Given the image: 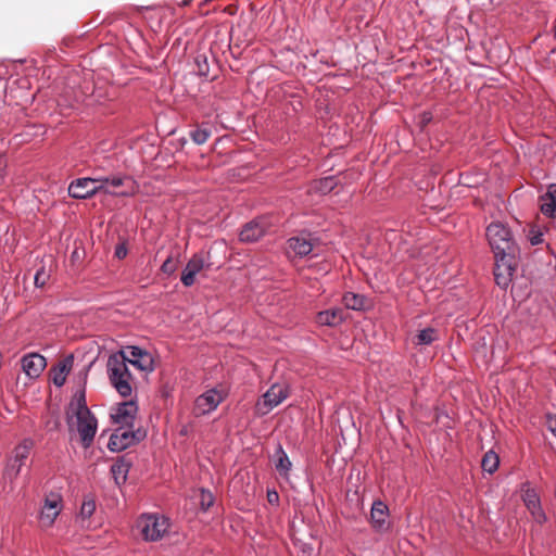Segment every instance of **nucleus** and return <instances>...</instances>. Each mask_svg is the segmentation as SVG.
<instances>
[{"label":"nucleus","mask_w":556,"mask_h":556,"mask_svg":"<svg viewBox=\"0 0 556 556\" xmlns=\"http://www.w3.org/2000/svg\"><path fill=\"white\" fill-rule=\"evenodd\" d=\"M96 510V503L93 500H85L80 507V515L84 518H89Z\"/></svg>","instance_id":"obj_33"},{"label":"nucleus","mask_w":556,"mask_h":556,"mask_svg":"<svg viewBox=\"0 0 556 556\" xmlns=\"http://www.w3.org/2000/svg\"><path fill=\"white\" fill-rule=\"evenodd\" d=\"M288 390L283 386L273 384L263 395V403L258 407H265L262 414L269 413L274 407L278 406L283 400L288 397Z\"/></svg>","instance_id":"obj_15"},{"label":"nucleus","mask_w":556,"mask_h":556,"mask_svg":"<svg viewBox=\"0 0 556 556\" xmlns=\"http://www.w3.org/2000/svg\"><path fill=\"white\" fill-rule=\"evenodd\" d=\"M146 437V432L138 430H125L124 428L119 427L116 429L110 437L108 447L111 452H121L129 446L139 443L142 441Z\"/></svg>","instance_id":"obj_7"},{"label":"nucleus","mask_w":556,"mask_h":556,"mask_svg":"<svg viewBox=\"0 0 556 556\" xmlns=\"http://www.w3.org/2000/svg\"><path fill=\"white\" fill-rule=\"evenodd\" d=\"M192 1H193V0H182V1L179 3V5L185 8V7L190 5Z\"/></svg>","instance_id":"obj_43"},{"label":"nucleus","mask_w":556,"mask_h":556,"mask_svg":"<svg viewBox=\"0 0 556 556\" xmlns=\"http://www.w3.org/2000/svg\"><path fill=\"white\" fill-rule=\"evenodd\" d=\"M22 369L30 379L38 378L47 367L46 358L39 353H29L21 359Z\"/></svg>","instance_id":"obj_12"},{"label":"nucleus","mask_w":556,"mask_h":556,"mask_svg":"<svg viewBox=\"0 0 556 556\" xmlns=\"http://www.w3.org/2000/svg\"><path fill=\"white\" fill-rule=\"evenodd\" d=\"M138 412V406L135 401H126L119 403L115 408V413L111 414L113 422L119 425L122 428H132Z\"/></svg>","instance_id":"obj_9"},{"label":"nucleus","mask_w":556,"mask_h":556,"mask_svg":"<svg viewBox=\"0 0 556 556\" xmlns=\"http://www.w3.org/2000/svg\"><path fill=\"white\" fill-rule=\"evenodd\" d=\"M48 278H49V275L46 273L43 267L38 269L35 274V278H34L36 287H40V288L43 287L46 285Z\"/></svg>","instance_id":"obj_36"},{"label":"nucleus","mask_w":556,"mask_h":556,"mask_svg":"<svg viewBox=\"0 0 556 556\" xmlns=\"http://www.w3.org/2000/svg\"><path fill=\"white\" fill-rule=\"evenodd\" d=\"M99 179H101L102 184L105 185L109 189L110 187L112 188H119V187H124L125 185L129 184V186L127 187V189H124L123 191H129V190H132L136 191V184L135 181H132L129 177L127 176H114L112 178L110 177H100ZM135 192H132L134 194Z\"/></svg>","instance_id":"obj_26"},{"label":"nucleus","mask_w":556,"mask_h":556,"mask_svg":"<svg viewBox=\"0 0 556 556\" xmlns=\"http://www.w3.org/2000/svg\"><path fill=\"white\" fill-rule=\"evenodd\" d=\"M99 178L83 177L73 180L68 186V195L77 200L90 199L97 193L103 192L116 197L132 195L134 189L129 191H116L109 189Z\"/></svg>","instance_id":"obj_2"},{"label":"nucleus","mask_w":556,"mask_h":556,"mask_svg":"<svg viewBox=\"0 0 556 556\" xmlns=\"http://www.w3.org/2000/svg\"><path fill=\"white\" fill-rule=\"evenodd\" d=\"M4 167H5L4 156L2 154H0V176H2Z\"/></svg>","instance_id":"obj_41"},{"label":"nucleus","mask_w":556,"mask_h":556,"mask_svg":"<svg viewBox=\"0 0 556 556\" xmlns=\"http://www.w3.org/2000/svg\"><path fill=\"white\" fill-rule=\"evenodd\" d=\"M137 527L146 541L155 542L167 533L169 520L156 514H144L138 519Z\"/></svg>","instance_id":"obj_4"},{"label":"nucleus","mask_w":556,"mask_h":556,"mask_svg":"<svg viewBox=\"0 0 556 556\" xmlns=\"http://www.w3.org/2000/svg\"><path fill=\"white\" fill-rule=\"evenodd\" d=\"M60 497L58 495L51 494L50 496L46 497L45 505L42 508H50L60 511Z\"/></svg>","instance_id":"obj_35"},{"label":"nucleus","mask_w":556,"mask_h":556,"mask_svg":"<svg viewBox=\"0 0 556 556\" xmlns=\"http://www.w3.org/2000/svg\"><path fill=\"white\" fill-rule=\"evenodd\" d=\"M317 242L318 239L313 238L311 233H302L300 236L291 237L287 241L288 248L300 257L311 254Z\"/></svg>","instance_id":"obj_14"},{"label":"nucleus","mask_w":556,"mask_h":556,"mask_svg":"<svg viewBox=\"0 0 556 556\" xmlns=\"http://www.w3.org/2000/svg\"><path fill=\"white\" fill-rule=\"evenodd\" d=\"M74 356L67 355L51 368L52 381L56 387L64 386L66 377L73 368Z\"/></svg>","instance_id":"obj_19"},{"label":"nucleus","mask_w":556,"mask_h":556,"mask_svg":"<svg viewBox=\"0 0 556 556\" xmlns=\"http://www.w3.org/2000/svg\"><path fill=\"white\" fill-rule=\"evenodd\" d=\"M541 212L548 217H556V184L548 187L545 194L540 197Z\"/></svg>","instance_id":"obj_21"},{"label":"nucleus","mask_w":556,"mask_h":556,"mask_svg":"<svg viewBox=\"0 0 556 556\" xmlns=\"http://www.w3.org/2000/svg\"><path fill=\"white\" fill-rule=\"evenodd\" d=\"M194 65L200 76L207 77L210 74L208 56L206 52H197L194 56Z\"/></svg>","instance_id":"obj_29"},{"label":"nucleus","mask_w":556,"mask_h":556,"mask_svg":"<svg viewBox=\"0 0 556 556\" xmlns=\"http://www.w3.org/2000/svg\"><path fill=\"white\" fill-rule=\"evenodd\" d=\"M90 413L91 412L88 408L87 401H86V390H85V387H83L74 393V395L70 402L68 410L66 413L67 422L70 424L74 416L75 417L83 416V415L88 416Z\"/></svg>","instance_id":"obj_17"},{"label":"nucleus","mask_w":556,"mask_h":556,"mask_svg":"<svg viewBox=\"0 0 556 556\" xmlns=\"http://www.w3.org/2000/svg\"><path fill=\"white\" fill-rule=\"evenodd\" d=\"M267 501L271 505H278L279 504V494L276 490H268L267 491Z\"/></svg>","instance_id":"obj_37"},{"label":"nucleus","mask_w":556,"mask_h":556,"mask_svg":"<svg viewBox=\"0 0 556 556\" xmlns=\"http://www.w3.org/2000/svg\"><path fill=\"white\" fill-rule=\"evenodd\" d=\"M498 465H500V458L495 452L489 451L483 455L482 460H481V467H482L483 471L492 475L497 470Z\"/></svg>","instance_id":"obj_27"},{"label":"nucleus","mask_w":556,"mask_h":556,"mask_svg":"<svg viewBox=\"0 0 556 556\" xmlns=\"http://www.w3.org/2000/svg\"><path fill=\"white\" fill-rule=\"evenodd\" d=\"M207 266L205 263V257L202 252L194 253L191 258L186 264L181 273V283L185 287H191L195 282V276L199 274L204 267Z\"/></svg>","instance_id":"obj_11"},{"label":"nucleus","mask_w":556,"mask_h":556,"mask_svg":"<svg viewBox=\"0 0 556 556\" xmlns=\"http://www.w3.org/2000/svg\"><path fill=\"white\" fill-rule=\"evenodd\" d=\"M342 302L346 308L354 311H364L369 305V300L365 295L354 292H345Z\"/></svg>","instance_id":"obj_23"},{"label":"nucleus","mask_w":556,"mask_h":556,"mask_svg":"<svg viewBox=\"0 0 556 556\" xmlns=\"http://www.w3.org/2000/svg\"><path fill=\"white\" fill-rule=\"evenodd\" d=\"M275 468L280 476L287 477L291 469V462L280 444H278L274 455Z\"/></svg>","instance_id":"obj_24"},{"label":"nucleus","mask_w":556,"mask_h":556,"mask_svg":"<svg viewBox=\"0 0 556 556\" xmlns=\"http://www.w3.org/2000/svg\"><path fill=\"white\" fill-rule=\"evenodd\" d=\"M35 442L30 438L24 439L20 444H17L13 452L12 456L8 458L3 477L8 479L11 483L18 477L21 473V469L25 464V460L28 458L30 451L33 450Z\"/></svg>","instance_id":"obj_5"},{"label":"nucleus","mask_w":556,"mask_h":556,"mask_svg":"<svg viewBox=\"0 0 556 556\" xmlns=\"http://www.w3.org/2000/svg\"><path fill=\"white\" fill-rule=\"evenodd\" d=\"M131 364L141 371L151 372L154 370L152 355L139 346H128V355L124 351L113 354L108 359V374L111 384L123 397L131 395V374L127 367Z\"/></svg>","instance_id":"obj_1"},{"label":"nucleus","mask_w":556,"mask_h":556,"mask_svg":"<svg viewBox=\"0 0 556 556\" xmlns=\"http://www.w3.org/2000/svg\"><path fill=\"white\" fill-rule=\"evenodd\" d=\"M266 230L267 226L263 219H253L242 227L239 240L244 243L256 242L265 236Z\"/></svg>","instance_id":"obj_13"},{"label":"nucleus","mask_w":556,"mask_h":556,"mask_svg":"<svg viewBox=\"0 0 556 556\" xmlns=\"http://www.w3.org/2000/svg\"><path fill=\"white\" fill-rule=\"evenodd\" d=\"M439 339L438 330L431 327L425 328L416 336L415 343L418 345H430Z\"/></svg>","instance_id":"obj_28"},{"label":"nucleus","mask_w":556,"mask_h":556,"mask_svg":"<svg viewBox=\"0 0 556 556\" xmlns=\"http://www.w3.org/2000/svg\"><path fill=\"white\" fill-rule=\"evenodd\" d=\"M431 121V114L430 113H424L422 115V123L426 124Z\"/></svg>","instance_id":"obj_42"},{"label":"nucleus","mask_w":556,"mask_h":556,"mask_svg":"<svg viewBox=\"0 0 556 556\" xmlns=\"http://www.w3.org/2000/svg\"><path fill=\"white\" fill-rule=\"evenodd\" d=\"M190 138L195 144H203L211 136V129L206 127H198L190 131Z\"/></svg>","instance_id":"obj_30"},{"label":"nucleus","mask_w":556,"mask_h":556,"mask_svg":"<svg viewBox=\"0 0 556 556\" xmlns=\"http://www.w3.org/2000/svg\"><path fill=\"white\" fill-rule=\"evenodd\" d=\"M547 426L549 431L556 437V416L548 418Z\"/></svg>","instance_id":"obj_40"},{"label":"nucleus","mask_w":556,"mask_h":556,"mask_svg":"<svg viewBox=\"0 0 556 556\" xmlns=\"http://www.w3.org/2000/svg\"><path fill=\"white\" fill-rule=\"evenodd\" d=\"M127 255V248L124 243L117 244L115 248V256L118 260L124 258Z\"/></svg>","instance_id":"obj_39"},{"label":"nucleus","mask_w":556,"mask_h":556,"mask_svg":"<svg viewBox=\"0 0 556 556\" xmlns=\"http://www.w3.org/2000/svg\"><path fill=\"white\" fill-rule=\"evenodd\" d=\"M522 501L528 510L530 511L531 516L535 520V522L542 525L546 521V515L542 509L541 501L535 490H525L522 494Z\"/></svg>","instance_id":"obj_16"},{"label":"nucleus","mask_w":556,"mask_h":556,"mask_svg":"<svg viewBox=\"0 0 556 556\" xmlns=\"http://www.w3.org/2000/svg\"><path fill=\"white\" fill-rule=\"evenodd\" d=\"M224 396L222 392L216 389H211L199 395L195 399L193 413L195 416H202L215 410L223 402Z\"/></svg>","instance_id":"obj_8"},{"label":"nucleus","mask_w":556,"mask_h":556,"mask_svg":"<svg viewBox=\"0 0 556 556\" xmlns=\"http://www.w3.org/2000/svg\"><path fill=\"white\" fill-rule=\"evenodd\" d=\"M529 239L532 245H538L543 242V233L540 231H533Z\"/></svg>","instance_id":"obj_38"},{"label":"nucleus","mask_w":556,"mask_h":556,"mask_svg":"<svg viewBox=\"0 0 556 556\" xmlns=\"http://www.w3.org/2000/svg\"><path fill=\"white\" fill-rule=\"evenodd\" d=\"M77 419V431L80 437L81 445L88 448L93 443V439L97 432L98 421L92 413L88 416L83 415L76 417Z\"/></svg>","instance_id":"obj_10"},{"label":"nucleus","mask_w":556,"mask_h":556,"mask_svg":"<svg viewBox=\"0 0 556 556\" xmlns=\"http://www.w3.org/2000/svg\"><path fill=\"white\" fill-rule=\"evenodd\" d=\"M519 253H507L494 255V279L498 287L506 289L511 282L517 269V256Z\"/></svg>","instance_id":"obj_6"},{"label":"nucleus","mask_w":556,"mask_h":556,"mask_svg":"<svg viewBox=\"0 0 556 556\" xmlns=\"http://www.w3.org/2000/svg\"><path fill=\"white\" fill-rule=\"evenodd\" d=\"M344 320V313L341 308H331L319 312L316 315V323L321 326L336 327Z\"/></svg>","instance_id":"obj_22"},{"label":"nucleus","mask_w":556,"mask_h":556,"mask_svg":"<svg viewBox=\"0 0 556 556\" xmlns=\"http://www.w3.org/2000/svg\"><path fill=\"white\" fill-rule=\"evenodd\" d=\"M215 502L214 495L207 491L202 489L200 493V507L202 510H208Z\"/></svg>","instance_id":"obj_32"},{"label":"nucleus","mask_w":556,"mask_h":556,"mask_svg":"<svg viewBox=\"0 0 556 556\" xmlns=\"http://www.w3.org/2000/svg\"><path fill=\"white\" fill-rule=\"evenodd\" d=\"M389 508L382 501H375L370 510V522L376 531H386L388 525Z\"/></svg>","instance_id":"obj_18"},{"label":"nucleus","mask_w":556,"mask_h":556,"mask_svg":"<svg viewBox=\"0 0 556 556\" xmlns=\"http://www.w3.org/2000/svg\"><path fill=\"white\" fill-rule=\"evenodd\" d=\"M161 270L167 276L173 275L177 270V262H175L172 256H168L162 264Z\"/></svg>","instance_id":"obj_34"},{"label":"nucleus","mask_w":556,"mask_h":556,"mask_svg":"<svg viewBox=\"0 0 556 556\" xmlns=\"http://www.w3.org/2000/svg\"><path fill=\"white\" fill-rule=\"evenodd\" d=\"M58 516L59 510L42 508L39 518L43 527H51L54 523Z\"/></svg>","instance_id":"obj_31"},{"label":"nucleus","mask_w":556,"mask_h":556,"mask_svg":"<svg viewBox=\"0 0 556 556\" xmlns=\"http://www.w3.org/2000/svg\"><path fill=\"white\" fill-rule=\"evenodd\" d=\"M485 235L494 255L504 253H519V248L510 229L503 223H491L486 227Z\"/></svg>","instance_id":"obj_3"},{"label":"nucleus","mask_w":556,"mask_h":556,"mask_svg":"<svg viewBox=\"0 0 556 556\" xmlns=\"http://www.w3.org/2000/svg\"><path fill=\"white\" fill-rule=\"evenodd\" d=\"M132 466V462L127 455L118 456L115 463L111 466V472L117 484L125 483L127 475Z\"/></svg>","instance_id":"obj_20"},{"label":"nucleus","mask_w":556,"mask_h":556,"mask_svg":"<svg viewBox=\"0 0 556 556\" xmlns=\"http://www.w3.org/2000/svg\"><path fill=\"white\" fill-rule=\"evenodd\" d=\"M337 185L338 181L334 176H327L321 179L313 181L309 187V192L328 194L337 187Z\"/></svg>","instance_id":"obj_25"}]
</instances>
